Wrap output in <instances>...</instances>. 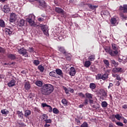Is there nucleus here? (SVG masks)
<instances>
[{
    "label": "nucleus",
    "instance_id": "1",
    "mask_svg": "<svg viewBox=\"0 0 127 127\" xmlns=\"http://www.w3.org/2000/svg\"><path fill=\"white\" fill-rule=\"evenodd\" d=\"M35 84L40 88V91L42 95L44 96H49L53 91H54V87L53 85L49 84H44L41 80H37Z\"/></svg>",
    "mask_w": 127,
    "mask_h": 127
},
{
    "label": "nucleus",
    "instance_id": "2",
    "mask_svg": "<svg viewBox=\"0 0 127 127\" xmlns=\"http://www.w3.org/2000/svg\"><path fill=\"white\" fill-rule=\"evenodd\" d=\"M112 49H109L108 51V53L111 55V56L115 57V56H118L119 54V51H118V47H117V44H112Z\"/></svg>",
    "mask_w": 127,
    "mask_h": 127
},
{
    "label": "nucleus",
    "instance_id": "3",
    "mask_svg": "<svg viewBox=\"0 0 127 127\" xmlns=\"http://www.w3.org/2000/svg\"><path fill=\"white\" fill-rule=\"evenodd\" d=\"M40 27L44 35H46V36H49V29L48 28L47 25L41 24L40 25Z\"/></svg>",
    "mask_w": 127,
    "mask_h": 127
},
{
    "label": "nucleus",
    "instance_id": "4",
    "mask_svg": "<svg viewBox=\"0 0 127 127\" xmlns=\"http://www.w3.org/2000/svg\"><path fill=\"white\" fill-rule=\"evenodd\" d=\"M55 9L56 12H58V13H61L63 17H65V16H66V12H65L62 8L56 7Z\"/></svg>",
    "mask_w": 127,
    "mask_h": 127
},
{
    "label": "nucleus",
    "instance_id": "5",
    "mask_svg": "<svg viewBox=\"0 0 127 127\" xmlns=\"http://www.w3.org/2000/svg\"><path fill=\"white\" fill-rule=\"evenodd\" d=\"M18 52L19 54H21L23 56H25V57H28V55H27L26 49H24V48L18 49Z\"/></svg>",
    "mask_w": 127,
    "mask_h": 127
},
{
    "label": "nucleus",
    "instance_id": "6",
    "mask_svg": "<svg viewBox=\"0 0 127 127\" xmlns=\"http://www.w3.org/2000/svg\"><path fill=\"white\" fill-rule=\"evenodd\" d=\"M86 98L89 99V104H93L94 103V100L93 99V94L89 93H85Z\"/></svg>",
    "mask_w": 127,
    "mask_h": 127
},
{
    "label": "nucleus",
    "instance_id": "7",
    "mask_svg": "<svg viewBox=\"0 0 127 127\" xmlns=\"http://www.w3.org/2000/svg\"><path fill=\"white\" fill-rule=\"evenodd\" d=\"M112 71L114 73H118V72H120L121 73H124L125 72V69L124 68L122 67H115L113 69Z\"/></svg>",
    "mask_w": 127,
    "mask_h": 127
},
{
    "label": "nucleus",
    "instance_id": "8",
    "mask_svg": "<svg viewBox=\"0 0 127 127\" xmlns=\"http://www.w3.org/2000/svg\"><path fill=\"white\" fill-rule=\"evenodd\" d=\"M16 19V15L14 13H11L10 15L9 21L10 22H14Z\"/></svg>",
    "mask_w": 127,
    "mask_h": 127
},
{
    "label": "nucleus",
    "instance_id": "9",
    "mask_svg": "<svg viewBox=\"0 0 127 127\" xmlns=\"http://www.w3.org/2000/svg\"><path fill=\"white\" fill-rule=\"evenodd\" d=\"M38 2L40 6H42V7H46V3L43 0H38Z\"/></svg>",
    "mask_w": 127,
    "mask_h": 127
},
{
    "label": "nucleus",
    "instance_id": "10",
    "mask_svg": "<svg viewBox=\"0 0 127 127\" xmlns=\"http://www.w3.org/2000/svg\"><path fill=\"white\" fill-rule=\"evenodd\" d=\"M15 83H16V81L14 79H12L7 83V86L8 87H13V86H15Z\"/></svg>",
    "mask_w": 127,
    "mask_h": 127
},
{
    "label": "nucleus",
    "instance_id": "11",
    "mask_svg": "<svg viewBox=\"0 0 127 127\" xmlns=\"http://www.w3.org/2000/svg\"><path fill=\"white\" fill-rule=\"evenodd\" d=\"M2 10L5 13H8L10 9H9V7L8 6V5H5L3 7Z\"/></svg>",
    "mask_w": 127,
    "mask_h": 127
},
{
    "label": "nucleus",
    "instance_id": "12",
    "mask_svg": "<svg viewBox=\"0 0 127 127\" xmlns=\"http://www.w3.org/2000/svg\"><path fill=\"white\" fill-rule=\"evenodd\" d=\"M25 22V21H24V19H21L17 23V25L18 27H22V26H24V23Z\"/></svg>",
    "mask_w": 127,
    "mask_h": 127
},
{
    "label": "nucleus",
    "instance_id": "13",
    "mask_svg": "<svg viewBox=\"0 0 127 127\" xmlns=\"http://www.w3.org/2000/svg\"><path fill=\"white\" fill-rule=\"evenodd\" d=\"M56 73L57 74V75H59V76H61V77H62L63 78V72H62V70L59 68H58L56 70Z\"/></svg>",
    "mask_w": 127,
    "mask_h": 127
},
{
    "label": "nucleus",
    "instance_id": "14",
    "mask_svg": "<svg viewBox=\"0 0 127 127\" xmlns=\"http://www.w3.org/2000/svg\"><path fill=\"white\" fill-rule=\"evenodd\" d=\"M59 51H60L61 53H63V54L64 55V54H66V50H65V48L63 47H58Z\"/></svg>",
    "mask_w": 127,
    "mask_h": 127
},
{
    "label": "nucleus",
    "instance_id": "15",
    "mask_svg": "<svg viewBox=\"0 0 127 127\" xmlns=\"http://www.w3.org/2000/svg\"><path fill=\"white\" fill-rule=\"evenodd\" d=\"M75 74H76V70L73 67H71L70 68V71L69 72V74L70 76H75Z\"/></svg>",
    "mask_w": 127,
    "mask_h": 127
},
{
    "label": "nucleus",
    "instance_id": "16",
    "mask_svg": "<svg viewBox=\"0 0 127 127\" xmlns=\"http://www.w3.org/2000/svg\"><path fill=\"white\" fill-rule=\"evenodd\" d=\"M101 15L103 17V15H110V12L107 10H103L101 12Z\"/></svg>",
    "mask_w": 127,
    "mask_h": 127
},
{
    "label": "nucleus",
    "instance_id": "17",
    "mask_svg": "<svg viewBox=\"0 0 127 127\" xmlns=\"http://www.w3.org/2000/svg\"><path fill=\"white\" fill-rule=\"evenodd\" d=\"M96 84L94 83H91L89 84V88H90L91 91H94V90H95L96 89Z\"/></svg>",
    "mask_w": 127,
    "mask_h": 127
},
{
    "label": "nucleus",
    "instance_id": "18",
    "mask_svg": "<svg viewBox=\"0 0 127 127\" xmlns=\"http://www.w3.org/2000/svg\"><path fill=\"white\" fill-rule=\"evenodd\" d=\"M17 115H18V117L19 119H23V113H22V111H17Z\"/></svg>",
    "mask_w": 127,
    "mask_h": 127
},
{
    "label": "nucleus",
    "instance_id": "19",
    "mask_svg": "<svg viewBox=\"0 0 127 127\" xmlns=\"http://www.w3.org/2000/svg\"><path fill=\"white\" fill-rule=\"evenodd\" d=\"M88 7L90 9H92V10H96V8L98 7V5H93L91 4H89Z\"/></svg>",
    "mask_w": 127,
    "mask_h": 127
},
{
    "label": "nucleus",
    "instance_id": "20",
    "mask_svg": "<svg viewBox=\"0 0 127 127\" xmlns=\"http://www.w3.org/2000/svg\"><path fill=\"white\" fill-rule=\"evenodd\" d=\"M31 115V111L30 110H26L24 113V116L26 118H27V117H29Z\"/></svg>",
    "mask_w": 127,
    "mask_h": 127
},
{
    "label": "nucleus",
    "instance_id": "21",
    "mask_svg": "<svg viewBox=\"0 0 127 127\" xmlns=\"http://www.w3.org/2000/svg\"><path fill=\"white\" fill-rule=\"evenodd\" d=\"M49 75L51 77H53L54 78H56L57 75L56 74V72L55 71H51L49 73Z\"/></svg>",
    "mask_w": 127,
    "mask_h": 127
},
{
    "label": "nucleus",
    "instance_id": "22",
    "mask_svg": "<svg viewBox=\"0 0 127 127\" xmlns=\"http://www.w3.org/2000/svg\"><path fill=\"white\" fill-rule=\"evenodd\" d=\"M64 56L66 58V59L67 60L70 61L71 60V54L68 53L67 52H66L65 54H64Z\"/></svg>",
    "mask_w": 127,
    "mask_h": 127
},
{
    "label": "nucleus",
    "instance_id": "23",
    "mask_svg": "<svg viewBox=\"0 0 127 127\" xmlns=\"http://www.w3.org/2000/svg\"><path fill=\"white\" fill-rule=\"evenodd\" d=\"M1 113L2 115H5V116H7V115L9 114V111L6 109H3L1 110Z\"/></svg>",
    "mask_w": 127,
    "mask_h": 127
},
{
    "label": "nucleus",
    "instance_id": "24",
    "mask_svg": "<svg viewBox=\"0 0 127 127\" xmlns=\"http://www.w3.org/2000/svg\"><path fill=\"white\" fill-rule=\"evenodd\" d=\"M91 106L93 109H95V110H98V109H100L101 108V106H100V104H97L93 105L91 104Z\"/></svg>",
    "mask_w": 127,
    "mask_h": 127
},
{
    "label": "nucleus",
    "instance_id": "25",
    "mask_svg": "<svg viewBox=\"0 0 127 127\" xmlns=\"http://www.w3.org/2000/svg\"><path fill=\"white\" fill-rule=\"evenodd\" d=\"M110 22L112 25H116V23H117V19H116V18H112L110 20Z\"/></svg>",
    "mask_w": 127,
    "mask_h": 127
},
{
    "label": "nucleus",
    "instance_id": "26",
    "mask_svg": "<svg viewBox=\"0 0 127 127\" xmlns=\"http://www.w3.org/2000/svg\"><path fill=\"white\" fill-rule=\"evenodd\" d=\"M8 58L11 59V60H14L16 58L15 55L9 54L8 55Z\"/></svg>",
    "mask_w": 127,
    "mask_h": 127
},
{
    "label": "nucleus",
    "instance_id": "27",
    "mask_svg": "<svg viewBox=\"0 0 127 127\" xmlns=\"http://www.w3.org/2000/svg\"><path fill=\"white\" fill-rule=\"evenodd\" d=\"M35 19V16L33 14H30L28 18H26V20H34Z\"/></svg>",
    "mask_w": 127,
    "mask_h": 127
},
{
    "label": "nucleus",
    "instance_id": "28",
    "mask_svg": "<svg viewBox=\"0 0 127 127\" xmlns=\"http://www.w3.org/2000/svg\"><path fill=\"white\" fill-rule=\"evenodd\" d=\"M100 95H102L103 97H106L107 96V92L105 91L104 89L100 90Z\"/></svg>",
    "mask_w": 127,
    "mask_h": 127
},
{
    "label": "nucleus",
    "instance_id": "29",
    "mask_svg": "<svg viewBox=\"0 0 127 127\" xmlns=\"http://www.w3.org/2000/svg\"><path fill=\"white\" fill-rule=\"evenodd\" d=\"M110 62L111 64L114 65L115 67H118V66L119 65V63L116 62V61L115 60H111Z\"/></svg>",
    "mask_w": 127,
    "mask_h": 127
},
{
    "label": "nucleus",
    "instance_id": "30",
    "mask_svg": "<svg viewBox=\"0 0 127 127\" xmlns=\"http://www.w3.org/2000/svg\"><path fill=\"white\" fill-rule=\"evenodd\" d=\"M5 32L9 34V35H10V34H12L13 30L12 29L10 28H6L5 29Z\"/></svg>",
    "mask_w": 127,
    "mask_h": 127
},
{
    "label": "nucleus",
    "instance_id": "31",
    "mask_svg": "<svg viewBox=\"0 0 127 127\" xmlns=\"http://www.w3.org/2000/svg\"><path fill=\"white\" fill-rule=\"evenodd\" d=\"M24 87L26 90H29V89H30V84L29 82H25Z\"/></svg>",
    "mask_w": 127,
    "mask_h": 127
},
{
    "label": "nucleus",
    "instance_id": "32",
    "mask_svg": "<svg viewBox=\"0 0 127 127\" xmlns=\"http://www.w3.org/2000/svg\"><path fill=\"white\" fill-rule=\"evenodd\" d=\"M5 26V23L2 19H0V27H4Z\"/></svg>",
    "mask_w": 127,
    "mask_h": 127
},
{
    "label": "nucleus",
    "instance_id": "33",
    "mask_svg": "<svg viewBox=\"0 0 127 127\" xmlns=\"http://www.w3.org/2000/svg\"><path fill=\"white\" fill-rule=\"evenodd\" d=\"M26 21L29 22L31 26H34V20H27Z\"/></svg>",
    "mask_w": 127,
    "mask_h": 127
},
{
    "label": "nucleus",
    "instance_id": "34",
    "mask_svg": "<svg viewBox=\"0 0 127 127\" xmlns=\"http://www.w3.org/2000/svg\"><path fill=\"white\" fill-rule=\"evenodd\" d=\"M103 62L104 64L106 65V67L108 68V67H110V63L109 62V61L108 60H104L103 61Z\"/></svg>",
    "mask_w": 127,
    "mask_h": 127
},
{
    "label": "nucleus",
    "instance_id": "35",
    "mask_svg": "<svg viewBox=\"0 0 127 127\" xmlns=\"http://www.w3.org/2000/svg\"><path fill=\"white\" fill-rule=\"evenodd\" d=\"M101 106L102 108H107L108 107V103L106 101H103L101 103Z\"/></svg>",
    "mask_w": 127,
    "mask_h": 127
},
{
    "label": "nucleus",
    "instance_id": "36",
    "mask_svg": "<svg viewBox=\"0 0 127 127\" xmlns=\"http://www.w3.org/2000/svg\"><path fill=\"white\" fill-rule=\"evenodd\" d=\"M84 66L85 67H90L91 66V62L90 61H87L85 62Z\"/></svg>",
    "mask_w": 127,
    "mask_h": 127
},
{
    "label": "nucleus",
    "instance_id": "37",
    "mask_svg": "<svg viewBox=\"0 0 127 127\" xmlns=\"http://www.w3.org/2000/svg\"><path fill=\"white\" fill-rule=\"evenodd\" d=\"M108 74L107 73H105L103 75H102V79L103 80L108 79Z\"/></svg>",
    "mask_w": 127,
    "mask_h": 127
},
{
    "label": "nucleus",
    "instance_id": "38",
    "mask_svg": "<svg viewBox=\"0 0 127 127\" xmlns=\"http://www.w3.org/2000/svg\"><path fill=\"white\" fill-rule=\"evenodd\" d=\"M33 64L35 65V66H38L39 64H40V62L37 60H35L33 61Z\"/></svg>",
    "mask_w": 127,
    "mask_h": 127
},
{
    "label": "nucleus",
    "instance_id": "39",
    "mask_svg": "<svg viewBox=\"0 0 127 127\" xmlns=\"http://www.w3.org/2000/svg\"><path fill=\"white\" fill-rule=\"evenodd\" d=\"M38 69L40 71V72H44V67L42 66V65H40L38 66Z\"/></svg>",
    "mask_w": 127,
    "mask_h": 127
},
{
    "label": "nucleus",
    "instance_id": "40",
    "mask_svg": "<svg viewBox=\"0 0 127 127\" xmlns=\"http://www.w3.org/2000/svg\"><path fill=\"white\" fill-rule=\"evenodd\" d=\"M88 60L94 61L95 60V55H91L88 58Z\"/></svg>",
    "mask_w": 127,
    "mask_h": 127
},
{
    "label": "nucleus",
    "instance_id": "41",
    "mask_svg": "<svg viewBox=\"0 0 127 127\" xmlns=\"http://www.w3.org/2000/svg\"><path fill=\"white\" fill-rule=\"evenodd\" d=\"M62 103L63 104L64 106H67L68 104V101L65 99H64L62 100Z\"/></svg>",
    "mask_w": 127,
    "mask_h": 127
},
{
    "label": "nucleus",
    "instance_id": "42",
    "mask_svg": "<svg viewBox=\"0 0 127 127\" xmlns=\"http://www.w3.org/2000/svg\"><path fill=\"white\" fill-rule=\"evenodd\" d=\"M115 118L117 119V120H118V121H121L122 117H121V115H120V114H117L115 115Z\"/></svg>",
    "mask_w": 127,
    "mask_h": 127
},
{
    "label": "nucleus",
    "instance_id": "43",
    "mask_svg": "<svg viewBox=\"0 0 127 127\" xmlns=\"http://www.w3.org/2000/svg\"><path fill=\"white\" fill-rule=\"evenodd\" d=\"M96 80H100V79H102V74L99 73L96 76Z\"/></svg>",
    "mask_w": 127,
    "mask_h": 127
},
{
    "label": "nucleus",
    "instance_id": "44",
    "mask_svg": "<svg viewBox=\"0 0 127 127\" xmlns=\"http://www.w3.org/2000/svg\"><path fill=\"white\" fill-rule=\"evenodd\" d=\"M44 121L46 124H51V123H52V120L51 119H45Z\"/></svg>",
    "mask_w": 127,
    "mask_h": 127
},
{
    "label": "nucleus",
    "instance_id": "45",
    "mask_svg": "<svg viewBox=\"0 0 127 127\" xmlns=\"http://www.w3.org/2000/svg\"><path fill=\"white\" fill-rule=\"evenodd\" d=\"M53 112L54 114H57L59 113V110H58V109H57V108H55L53 109Z\"/></svg>",
    "mask_w": 127,
    "mask_h": 127
},
{
    "label": "nucleus",
    "instance_id": "46",
    "mask_svg": "<svg viewBox=\"0 0 127 127\" xmlns=\"http://www.w3.org/2000/svg\"><path fill=\"white\" fill-rule=\"evenodd\" d=\"M116 125L119 127H124V124H123V123L122 122H117Z\"/></svg>",
    "mask_w": 127,
    "mask_h": 127
},
{
    "label": "nucleus",
    "instance_id": "47",
    "mask_svg": "<svg viewBox=\"0 0 127 127\" xmlns=\"http://www.w3.org/2000/svg\"><path fill=\"white\" fill-rule=\"evenodd\" d=\"M80 127H88V123L84 122L82 124Z\"/></svg>",
    "mask_w": 127,
    "mask_h": 127
},
{
    "label": "nucleus",
    "instance_id": "48",
    "mask_svg": "<svg viewBox=\"0 0 127 127\" xmlns=\"http://www.w3.org/2000/svg\"><path fill=\"white\" fill-rule=\"evenodd\" d=\"M75 121L77 125H78V126L81 125V122H80V120H79V119L75 118Z\"/></svg>",
    "mask_w": 127,
    "mask_h": 127
},
{
    "label": "nucleus",
    "instance_id": "49",
    "mask_svg": "<svg viewBox=\"0 0 127 127\" xmlns=\"http://www.w3.org/2000/svg\"><path fill=\"white\" fill-rule=\"evenodd\" d=\"M43 117H44L43 118V120H47L48 119V116L46 114H43Z\"/></svg>",
    "mask_w": 127,
    "mask_h": 127
},
{
    "label": "nucleus",
    "instance_id": "50",
    "mask_svg": "<svg viewBox=\"0 0 127 127\" xmlns=\"http://www.w3.org/2000/svg\"><path fill=\"white\" fill-rule=\"evenodd\" d=\"M125 5H127V4H124L123 7L122 6H120V9H121V10H123L124 12L125 11Z\"/></svg>",
    "mask_w": 127,
    "mask_h": 127
},
{
    "label": "nucleus",
    "instance_id": "51",
    "mask_svg": "<svg viewBox=\"0 0 127 127\" xmlns=\"http://www.w3.org/2000/svg\"><path fill=\"white\" fill-rule=\"evenodd\" d=\"M41 106L43 107V108H45V107H47V108H48V107H49V105H47L46 103H42Z\"/></svg>",
    "mask_w": 127,
    "mask_h": 127
},
{
    "label": "nucleus",
    "instance_id": "52",
    "mask_svg": "<svg viewBox=\"0 0 127 127\" xmlns=\"http://www.w3.org/2000/svg\"><path fill=\"white\" fill-rule=\"evenodd\" d=\"M63 88H64V92L65 94H68L69 93V90H68V89L65 87H63Z\"/></svg>",
    "mask_w": 127,
    "mask_h": 127
},
{
    "label": "nucleus",
    "instance_id": "53",
    "mask_svg": "<svg viewBox=\"0 0 127 127\" xmlns=\"http://www.w3.org/2000/svg\"><path fill=\"white\" fill-rule=\"evenodd\" d=\"M34 97V94L30 93L28 96L29 99H32Z\"/></svg>",
    "mask_w": 127,
    "mask_h": 127
},
{
    "label": "nucleus",
    "instance_id": "54",
    "mask_svg": "<svg viewBox=\"0 0 127 127\" xmlns=\"http://www.w3.org/2000/svg\"><path fill=\"white\" fill-rule=\"evenodd\" d=\"M5 50L3 48L0 47V53H4Z\"/></svg>",
    "mask_w": 127,
    "mask_h": 127
},
{
    "label": "nucleus",
    "instance_id": "55",
    "mask_svg": "<svg viewBox=\"0 0 127 127\" xmlns=\"http://www.w3.org/2000/svg\"><path fill=\"white\" fill-rule=\"evenodd\" d=\"M88 103H89V100H88L87 99H85L83 104L84 105H88Z\"/></svg>",
    "mask_w": 127,
    "mask_h": 127
},
{
    "label": "nucleus",
    "instance_id": "56",
    "mask_svg": "<svg viewBox=\"0 0 127 127\" xmlns=\"http://www.w3.org/2000/svg\"><path fill=\"white\" fill-rule=\"evenodd\" d=\"M124 12L125 13H127V5H124Z\"/></svg>",
    "mask_w": 127,
    "mask_h": 127
},
{
    "label": "nucleus",
    "instance_id": "57",
    "mask_svg": "<svg viewBox=\"0 0 127 127\" xmlns=\"http://www.w3.org/2000/svg\"><path fill=\"white\" fill-rule=\"evenodd\" d=\"M48 108H49V113H51L52 112V107L50 105H49V106H48Z\"/></svg>",
    "mask_w": 127,
    "mask_h": 127
},
{
    "label": "nucleus",
    "instance_id": "58",
    "mask_svg": "<svg viewBox=\"0 0 127 127\" xmlns=\"http://www.w3.org/2000/svg\"><path fill=\"white\" fill-rule=\"evenodd\" d=\"M79 96H80V97H82V98H85V95H84V94H83V93L80 92L78 94Z\"/></svg>",
    "mask_w": 127,
    "mask_h": 127
},
{
    "label": "nucleus",
    "instance_id": "59",
    "mask_svg": "<svg viewBox=\"0 0 127 127\" xmlns=\"http://www.w3.org/2000/svg\"><path fill=\"white\" fill-rule=\"evenodd\" d=\"M122 108L124 110H127V104H124V105H123Z\"/></svg>",
    "mask_w": 127,
    "mask_h": 127
},
{
    "label": "nucleus",
    "instance_id": "60",
    "mask_svg": "<svg viewBox=\"0 0 127 127\" xmlns=\"http://www.w3.org/2000/svg\"><path fill=\"white\" fill-rule=\"evenodd\" d=\"M38 21H40V22L43 21L44 20V18L40 17V18H38Z\"/></svg>",
    "mask_w": 127,
    "mask_h": 127
},
{
    "label": "nucleus",
    "instance_id": "61",
    "mask_svg": "<svg viewBox=\"0 0 127 127\" xmlns=\"http://www.w3.org/2000/svg\"><path fill=\"white\" fill-rule=\"evenodd\" d=\"M113 86H114V84H113V83H110L109 84V86H108V89H110V88H112V87H113Z\"/></svg>",
    "mask_w": 127,
    "mask_h": 127
},
{
    "label": "nucleus",
    "instance_id": "62",
    "mask_svg": "<svg viewBox=\"0 0 127 127\" xmlns=\"http://www.w3.org/2000/svg\"><path fill=\"white\" fill-rule=\"evenodd\" d=\"M4 75L0 74V79H4Z\"/></svg>",
    "mask_w": 127,
    "mask_h": 127
},
{
    "label": "nucleus",
    "instance_id": "63",
    "mask_svg": "<svg viewBox=\"0 0 127 127\" xmlns=\"http://www.w3.org/2000/svg\"><path fill=\"white\" fill-rule=\"evenodd\" d=\"M117 80H118V81H121L122 80V79L121 78L120 76L117 75Z\"/></svg>",
    "mask_w": 127,
    "mask_h": 127
},
{
    "label": "nucleus",
    "instance_id": "64",
    "mask_svg": "<svg viewBox=\"0 0 127 127\" xmlns=\"http://www.w3.org/2000/svg\"><path fill=\"white\" fill-rule=\"evenodd\" d=\"M122 18L123 19V20H126L127 19V16L124 15V16H123L122 17Z\"/></svg>",
    "mask_w": 127,
    "mask_h": 127
}]
</instances>
